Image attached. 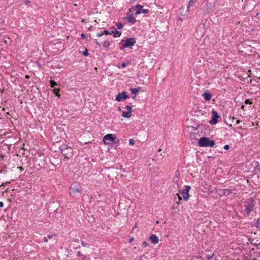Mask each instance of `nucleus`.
<instances>
[{"instance_id":"nucleus-1","label":"nucleus","mask_w":260,"mask_h":260,"mask_svg":"<svg viewBox=\"0 0 260 260\" xmlns=\"http://www.w3.org/2000/svg\"><path fill=\"white\" fill-rule=\"evenodd\" d=\"M255 204L251 199L243 203L241 206V213L245 217H248L253 211Z\"/></svg>"},{"instance_id":"nucleus-2","label":"nucleus","mask_w":260,"mask_h":260,"mask_svg":"<svg viewBox=\"0 0 260 260\" xmlns=\"http://www.w3.org/2000/svg\"><path fill=\"white\" fill-rule=\"evenodd\" d=\"M136 43V41L134 38H127L126 39H123L120 42L121 47L120 49L123 50L126 48H132Z\"/></svg>"},{"instance_id":"nucleus-3","label":"nucleus","mask_w":260,"mask_h":260,"mask_svg":"<svg viewBox=\"0 0 260 260\" xmlns=\"http://www.w3.org/2000/svg\"><path fill=\"white\" fill-rule=\"evenodd\" d=\"M198 144L200 147H212L215 145V142L214 140H210L209 138L202 137L199 140Z\"/></svg>"},{"instance_id":"nucleus-4","label":"nucleus","mask_w":260,"mask_h":260,"mask_svg":"<svg viewBox=\"0 0 260 260\" xmlns=\"http://www.w3.org/2000/svg\"><path fill=\"white\" fill-rule=\"evenodd\" d=\"M103 140L104 143L106 145L110 144L111 142H113L114 144H117L119 143V140L112 134H109L105 135L104 137Z\"/></svg>"},{"instance_id":"nucleus-5","label":"nucleus","mask_w":260,"mask_h":260,"mask_svg":"<svg viewBox=\"0 0 260 260\" xmlns=\"http://www.w3.org/2000/svg\"><path fill=\"white\" fill-rule=\"evenodd\" d=\"M217 0H207L206 6L205 11L206 13H212L215 8V3Z\"/></svg>"},{"instance_id":"nucleus-6","label":"nucleus","mask_w":260,"mask_h":260,"mask_svg":"<svg viewBox=\"0 0 260 260\" xmlns=\"http://www.w3.org/2000/svg\"><path fill=\"white\" fill-rule=\"evenodd\" d=\"M80 187L77 185H75L70 188V193L73 197H77L80 193Z\"/></svg>"},{"instance_id":"nucleus-7","label":"nucleus","mask_w":260,"mask_h":260,"mask_svg":"<svg viewBox=\"0 0 260 260\" xmlns=\"http://www.w3.org/2000/svg\"><path fill=\"white\" fill-rule=\"evenodd\" d=\"M212 119L209 121L210 124L214 125L218 122V119L220 117V115L214 109L212 111Z\"/></svg>"},{"instance_id":"nucleus-8","label":"nucleus","mask_w":260,"mask_h":260,"mask_svg":"<svg viewBox=\"0 0 260 260\" xmlns=\"http://www.w3.org/2000/svg\"><path fill=\"white\" fill-rule=\"evenodd\" d=\"M191 189V187L189 185L185 186V188L183 189L181 191V194H182L183 198L185 201H187L189 199V191Z\"/></svg>"},{"instance_id":"nucleus-9","label":"nucleus","mask_w":260,"mask_h":260,"mask_svg":"<svg viewBox=\"0 0 260 260\" xmlns=\"http://www.w3.org/2000/svg\"><path fill=\"white\" fill-rule=\"evenodd\" d=\"M136 9L137 10V11L135 13L136 17L141 13H148V9H144L143 8V7L142 6H141L139 4H137L136 6Z\"/></svg>"},{"instance_id":"nucleus-10","label":"nucleus","mask_w":260,"mask_h":260,"mask_svg":"<svg viewBox=\"0 0 260 260\" xmlns=\"http://www.w3.org/2000/svg\"><path fill=\"white\" fill-rule=\"evenodd\" d=\"M129 98V96L126 95L125 91H122L119 93L116 96L115 100L117 102H120L121 100H125Z\"/></svg>"},{"instance_id":"nucleus-11","label":"nucleus","mask_w":260,"mask_h":260,"mask_svg":"<svg viewBox=\"0 0 260 260\" xmlns=\"http://www.w3.org/2000/svg\"><path fill=\"white\" fill-rule=\"evenodd\" d=\"M126 19L127 22L131 25L134 24L136 22V17L132 14L127 13Z\"/></svg>"},{"instance_id":"nucleus-12","label":"nucleus","mask_w":260,"mask_h":260,"mask_svg":"<svg viewBox=\"0 0 260 260\" xmlns=\"http://www.w3.org/2000/svg\"><path fill=\"white\" fill-rule=\"evenodd\" d=\"M236 189H220V192L221 194L228 196L231 193L234 192Z\"/></svg>"},{"instance_id":"nucleus-13","label":"nucleus","mask_w":260,"mask_h":260,"mask_svg":"<svg viewBox=\"0 0 260 260\" xmlns=\"http://www.w3.org/2000/svg\"><path fill=\"white\" fill-rule=\"evenodd\" d=\"M64 157V158L69 159L73 156V150L71 148H69L68 150L62 153Z\"/></svg>"},{"instance_id":"nucleus-14","label":"nucleus","mask_w":260,"mask_h":260,"mask_svg":"<svg viewBox=\"0 0 260 260\" xmlns=\"http://www.w3.org/2000/svg\"><path fill=\"white\" fill-rule=\"evenodd\" d=\"M203 96L206 101H209L211 99L212 94L208 91H206L203 93Z\"/></svg>"},{"instance_id":"nucleus-15","label":"nucleus","mask_w":260,"mask_h":260,"mask_svg":"<svg viewBox=\"0 0 260 260\" xmlns=\"http://www.w3.org/2000/svg\"><path fill=\"white\" fill-rule=\"evenodd\" d=\"M150 239L153 244H157L158 242V238L155 235H152L150 237Z\"/></svg>"},{"instance_id":"nucleus-16","label":"nucleus","mask_w":260,"mask_h":260,"mask_svg":"<svg viewBox=\"0 0 260 260\" xmlns=\"http://www.w3.org/2000/svg\"><path fill=\"white\" fill-rule=\"evenodd\" d=\"M132 116V113L130 111H124L122 112V116L124 118H130Z\"/></svg>"},{"instance_id":"nucleus-17","label":"nucleus","mask_w":260,"mask_h":260,"mask_svg":"<svg viewBox=\"0 0 260 260\" xmlns=\"http://www.w3.org/2000/svg\"><path fill=\"white\" fill-rule=\"evenodd\" d=\"M113 34L114 38H117L120 36L121 32L119 30H111V35Z\"/></svg>"},{"instance_id":"nucleus-18","label":"nucleus","mask_w":260,"mask_h":260,"mask_svg":"<svg viewBox=\"0 0 260 260\" xmlns=\"http://www.w3.org/2000/svg\"><path fill=\"white\" fill-rule=\"evenodd\" d=\"M141 87H138L137 88H131L129 90L132 94H136L140 91Z\"/></svg>"},{"instance_id":"nucleus-19","label":"nucleus","mask_w":260,"mask_h":260,"mask_svg":"<svg viewBox=\"0 0 260 260\" xmlns=\"http://www.w3.org/2000/svg\"><path fill=\"white\" fill-rule=\"evenodd\" d=\"M69 148H71L70 147H69L68 146H67L65 144L62 145L60 147V150L61 151V153H63V152L66 151V150H68Z\"/></svg>"},{"instance_id":"nucleus-20","label":"nucleus","mask_w":260,"mask_h":260,"mask_svg":"<svg viewBox=\"0 0 260 260\" xmlns=\"http://www.w3.org/2000/svg\"><path fill=\"white\" fill-rule=\"evenodd\" d=\"M110 43H111L109 41H105L103 43V46L104 48L108 49L110 45Z\"/></svg>"},{"instance_id":"nucleus-21","label":"nucleus","mask_w":260,"mask_h":260,"mask_svg":"<svg viewBox=\"0 0 260 260\" xmlns=\"http://www.w3.org/2000/svg\"><path fill=\"white\" fill-rule=\"evenodd\" d=\"M57 85V83L53 80L50 81V86L52 88H54L55 86Z\"/></svg>"},{"instance_id":"nucleus-22","label":"nucleus","mask_w":260,"mask_h":260,"mask_svg":"<svg viewBox=\"0 0 260 260\" xmlns=\"http://www.w3.org/2000/svg\"><path fill=\"white\" fill-rule=\"evenodd\" d=\"M116 26L118 29H121L123 27V25L121 22H118L116 23Z\"/></svg>"},{"instance_id":"nucleus-23","label":"nucleus","mask_w":260,"mask_h":260,"mask_svg":"<svg viewBox=\"0 0 260 260\" xmlns=\"http://www.w3.org/2000/svg\"><path fill=\"white\" fill-rule=\"evenodd\" d=\"M102 32H103V35H111V30L110 31H109L107 29H105L103 31H102Z\"/></svg>"},{"instance_id":"nucleus-24","label":"nucleus","mask_w":260,"mask_h":260,"mask_svg":"<svg viewBox=\"0 0 260 260\" xmlns=\"http://www.w3.org/2000/svg\"><path fill=\"white\" fill-rule=\"evenodd\" d=\"M196 2V0H189V3H188V5L189 6H193V5L195 4Z\"/></svg>"},{"instance_id":"nucleus-25","label":"nucleus","mask_w":260,"mask_h":260,"mask_svg":"<svg viewBox=\"0 0 260 260\" xmlns=\"http://www.w3.org/2000/svg\"><path fill=\"white\" fill-rule=\"evenodd\" d=\"M82 54L84 56H88L89 55L88 49H86L83 52Z\"/></svg>"},{"instance_id":"nucleus-26","label":"nucleus","mask_w":260,"mask_h":260,"mask_svg":"<svg viewBox=\"0 0 260 260\" xmlns=\"http://www.w3.org/2000/svg\"><path fill=\"white\" fill-rule=\"evenodd\" d=\"M59 90L58 89H56V88H54V89L53 90V92L54 94H56V96H59L58 95V92H59Z\"/></svg>"},{"instance_id":"nucleus-27","label":"nucleus","mask_w":260,"mask_h":260,"mask_svg":"<svg viewBox=\"0 0 260 260\" xmlns=\"http://www.w3.org/2000/svg\"><path fill=\"white\" fill-rule=\"evenodd\" d=\"M125 109L127 110V111H130L132 112V107L130 105H126L125 106Z\"/></svg>"},{"instance_id":"nucleus-28","label":"nucleus","mask_w":260,"mask_h":260,"mask_svg":"<svg viewBox=\"0 0 260 260\" xmlns=\"http://www.w3.org/2000/svg\"><path fill=\"white\" fill-rule=\"evenodd\" d=\"M135 144V141L134 140L131 139L129 140V144L131 145H134Z\"/></svg>"},{"instance_id":"nucleus-29","label":"nucleus","mask_w":260,"mask_h":260,"mask_svg":"<svg viewBox=\"0 0 260 260\" xmlns=\"http://www.w3.org/2000/svg\"><path fill=\"white\" fill-rule=\"evenodd\" d=\"M245 104H252V102L249 100V99H247L245 101Z\"/></svg>"},{"instance_id":"nucleus-30","label":"nucleus","mask_w":260,"mask_h":260,"mask_svg":"<svg viewBox=\"0 0 260 260\" xmlns=\"http://www.w3.org/2000/svg\"><path fill=\"white\" fill-rule=\"evenodd\" d=\"M214 254H213L212 255H210V254H207V258L208 259H211L213 256H214Z\"/></svg>"},{"instance_id":"nucleus-31","label":"nucleus","mask_w":260,"mask_h":260,"mask_svg":"<svg viewBox=\"0 0 260 260\" xmlns=\"http://www.w3.org/2000/svg\"><path fill=\"white\" fill-rule=\"evenodd\" d=\"M143 245L144 246V247H146L148 246L149 244L146 241H144L143 242Z\"/></svg>"},{"instance_id":"nucleus-32","label":"nucleus","mask_w":260,"mask_h":260,"mask_svg":"<svg viewBox=\"0 0 260 260\" xmlns=\"http://www.w3.org/2000/svg\"><path fill=\"white\" fill-rule=\"evenodd\" d=\"M128 63L123 62L121 63V67L123 68H125Z\"/></svg>"},{"instance_id":"nucleus-33","label":"nucleus","mask_w":260,"mask_h":260,"mask_svg":"<svg viewBox=\"0 0 260 260\" xmlns=\"http://www.w3.org/2000/svg\"><path fill=\"white\" fill-rule=\"evenodd\" d=\"M81 37L83 39H85L86 40L87 39V37H86L85 35L84 34H81Z\"/></svg>"},{"instance_id":"nucleus-34","label":"nucleus","mask_w":260,"mask_h":260,"mask_svg":"<svg viewBox=\"0 0 260 260\" xmlns=\"http://www.w3.org/2000/svg\"><path fill=\"white\" fill-rule=\"evenodd\" d=\"M229 148H230V146L229 145L226 144L224 146V149L225 150H228V149H229Z\"/></svg>"},{"instance_id":"nucleus-35","label":"nucleus","mask_w":260,"mask_h":260,"mask_svg":"<svg viewBox=\"0 0 260 260\" xmlns=\"http://www.w3.org/2000/svg\"><path fill=\"white\" fill-rule=\"evenodd\" d=\"M102 36H103L102 31H101V32H99V33H98L96 34V36L98 37H101Z\"/></svg>"},{"instance_id":"nucleus-36","label":"nucleus","mask_w":260,"mask_h":260,"mask_svg":"<svg viewBox=\"0 0 260 260\" xmlns=\"http://www.w3.org/2000/svg\"><path fill=\"white\" fill-rule=\"evenodd\" d=\"M190 8H191V6H189V5H188V6H187L186 11H187V12H190Z\"/></svg>"},{"instance_id":"nucleus-37","label":"nucleus","mask_w":260,"mask_h":260,"mask_svg":"<svg viewBox=\"0 0 260 260\" xmlns=\"http://www.w3.org/2000/svg\"><path fill=\"white\" fill-rule=\"evenodd\" d=\"M81 244L83 245V247H87V244L85 243L83 241H81Z\"/></svg>"},{"instance_id":"nucleus-38","label":"nucleus","mask_w":260,"mask_h":260,"mask_svg":"<svg viewBox=\"0 0 260 260\" xmlns=\"http://www.w3.org/2000/svg\"><path fill=\"white\" fill-rule=\"evenodd\" d=\"M24 3L26 5H27L28 4L30 3V1L29 0H25Z\"/></svg>"},{"instance_id":"nucleus-39","label":"nucleus","mask_w":260,"mask_h":260,"mask_svg":"<svg viewBox=\"0 0 260 260\" xmlns=\"http://www.w3.org/2000/svg\"><path fill=\"white\" fill-rule=\"evenodd\" d=\"M77 255L79 256H82V255H83V254H82L80 251H78Z\"/></svg>"},{"instance_id":"nucleus-40","label":"nucleus","mask_w":260,"mask_h":260,"mask_svg":"<svg viewBox=\"0 0 260 260\" xmlns=\"http://www.w3.org/2000/svg\"><path fill=\"white\" fill-rule=\"evenodd\" d=\"M134 240V237H132V238H131L129 239V243H131L132 241H133Z\"/></svg>"},{"instance_id":"nucleus-41","label":"nucleus","mask_w":260,"mask_h":260,"mask_svg":"<svg viewBox=\"0 0 260 260\" xmlns=\"http://www.w3.org/2000/svg\"><path fill=\"white\" fill-rule=\"evenodd\" d=\"M255 226H256V227H258V226H260V225H259V221H258H258L256 222V223H255Z\"/></svg>"},{"instance_id":"nucleus-42","label":"nucleus","mask_w":260,"mask_h":260,"mask_svg":"<svg viewBox=\"0 0 260 260\" xmlns=\"http://www.w3.org/2000/svg\"><path fill=\"white\" fill-rule=\"evenodd\" d=\"M82 260H86V256L85 255H82Z\"/></svg>"},{"instance_id":"nucleus-43","label":"nucleus","mask_w":260,"mask_h":260,"mask_svg":"<svg viewBox=\"0 0 260 260\" xmlns=\"http://www.w3.org/2000/svg\"><path fill=\"white\" fill-rule=\"evenodd\" d=\"M43 241H44V242H47L48 241V239L47 238V237H45L44 238V240H43Z\"/></svg>"},{"instance_id":"nucleus-44","label":"nucleus","mask_w":260,"mask_h":260,"mask_svg":"<svg viewBox=\"0 0 260 260\" xmlns=\"http://www.w3.org/2000/svg\"><path fill=\"white\" fill-rule=\"evenodd\" d=\"M95 43L97 45H98L99 46H101V44L100 43H99L97 40H95Z\"/></svg>"},{"instance_id":"nucleus-45","label":"nucleus","mask_w":260,"mask_h":260,"mask_svg":"<svg viewBox=\"0 0 260 260\" xmlns=\"http://www.w3.org/2000/svg\"><path fill=\"white\" fill-rule=\"evenodd\" d=\"M4 206V203L2 202H0V207H3Z\"/></svg>"},{"instance_id":"nucleus-46","label":"nucleus","mask_w":260,"mask_h":260,"mask_svg":"<svg viewBox=\"0 0 260 260\" xmlns=\"http://www.w3.org/2000/svg\"><path fill=\"white\" fill-rule=\"evenodd\" d=\"M53 237L52 235H48L47 237V239H51Z\"/></svg>"},{"instance_id":"nucleus-47","label":"nucleus","mask_w":260,"mask_h":260,"mask_svg":"<svg viewBox=\"0 0 260 260\" xmlns=\"http://www.w3.org/2000/svg\"><path fill=\"white\" fill-rule=\"evenodd\" d=\"M74 241H75V242H78H78H79V239H75Z\"/></svg>"},{"instance_id":"nucleus-48","label":"nucleus","mask_w":260,"mask_h":260,"mask_svg":"<svg viewBox=\"0 0 260 260\" xmlns=\"http://www.w3.org/2000/svg\"><path fill=\"white\" fill-rule=\"evenodd\" d=\"M240 122H241V121H240V120H237V121H236V123H237V124H239V123H240Z\"/></svg>"},{"instance_id":"nucleus-49","label":"nucleus","mask_w":260,"mask_h":260,"mask_svg":"<svg viewBox=\"0 0 260 260\" xmlns=\"http://www.w3.org/2000/svg\"><path fill=\"white\" fill-rule=\"evenodd\" d=\"M197 257L198 258H201V257H202V256H201V255H199L198 256H197Z\"/></svg>"},{"instance_id":"nucleus-50","label":"nucleus","mask_w":260,"mask_h":260,"mask_svg":"<svg viewBox=\"0 0 260 260\" xmlns=\"http://www.w3.org/2000/svg\"><path fill=\"white\" fill-rule=\"evenodd\" d=\"M136 94H135L134 96H133L132 98L133 99H135L136 98Z\"/></svg>"},{"instance_id":"nucleus-51","label":"nucleus","mask_w":260,"mask_h":260,"mask_svg":"<svg viewBox=\"0 0 260 260\" xmlns=\"http://www.w3.org/2000/svg\"><path fill=\"white\" fill-rule=\"evenodd\" d=\"M184 9H185L184 7H182L181 8V10H184Z\"/></svg>"},{"instance_id":"nucleus-52","label":"nucleus","mask_w":260,"mask_h":260,"mask_svg":"<svg viewBox=\"0 0 260 260\" xmlns=\"http://www.w3.org/2000/svg\"><path fill=\"white\" fill-rule=\"evenodd\" d=\"M18 169H20V170H23L22 168L21 167H18Z\"/></svg>"},{"instance_id":"nucleus-53","label":"nucleus","mask_w":260,"mask_h":260,"mask_svg":"<svg viewBox=\"0 0 260 260\" xmlns=\"http://www.w3.org/2000/svg\"><path fill=\"white\" fill-rule=\"evenodd\" d=\"M6 115H10L9 112H7V113H6Z\"/></svg>"},{"instance_id":"nucleus-54","label":"nucleus","mask_w":260,"mask_h":260,"mask_svg":"<svg viewBox=\"0 0 260 260\" xmlns=\"http://www.w3.org/2000/svg\"><path fill=\"white\" fill-rule=\"evenodd\" d=\"M2 110L3 111H5V108H3Z\"/></svg>"},{"instance_id":"nucleus-55","label":"nucleus","mask_w":260,"mask_h":260,"mask_svg":"<svg viewBox=\"0 0 260 260\" xmlns=\"http://www.w3.org/2000/svg\"><path fill=\"white\" fill-rule=\"evenodd\" d=\"M242 109H243L244 108V105H242V107H241Z\"/></svg>"},{"instance_id":"nucleus-56","label":"nucleus","mask_w":260,"mask_h":260,"mask_svg":"<svg viewBox=\"0 0 260 260\" xmlns=\"http://www.w3.org/2000/svg\"><path fill=\"white\" fill-rule=\"evenodd\" d=\"M178 20H182V19L181 18H179Z\"/></svg>"},{"instance_id":"nucleus-57","label":"nucleus","mask_w":260,"mask_h":260,"mask_svg":"<svg viewBox=\"0 0 260 260\" xmlns=\"http://www.w3.org/2000/svg\"><path fill=\"white\" fill-rule=\"evenodd\" d=\"M118 110H121V108L120 107L118 108Z\"/></svg>"},{"instance_id":"nucleus-58","label":"nucleus","mask_w":260,"mask_h":260,"mask_svg":"<svg viewBox=\"0 0 260 260\" xmlns=\"http://www.w3.org/2000/svg\"><path fill=\"white\" fill-rule=\"evenodd\" d=\"M161 151V149H159L158 151Z\"/></svg>"},{"instance_id":"nucleus-59","label":"nucleus","mask_w":260,"mask_h":260,"mask_svg":"<svg viewBox=\"0 0 260 260\" xmlns=\"http://www.w3.org/2000/svg\"><path fill=\"white\" fill-rule=\"evenodd\" d=\"M129 11L131 12V9H129Z\"/></svg>"},{"instance_id":"nucleus-60","label":"nucleus","mask_w":260,"mask_h":260,"mask_svg":"<svg viewBox=\"0 0 260 260\" xmlns=\"http://www.w3.org/2000/svg\"><path fill=\"white\" fill-rule=\"evenodd\" d=\"M25 77H26V78H28V76L27 75H26Z\"/></svg>"}]
</instances>
